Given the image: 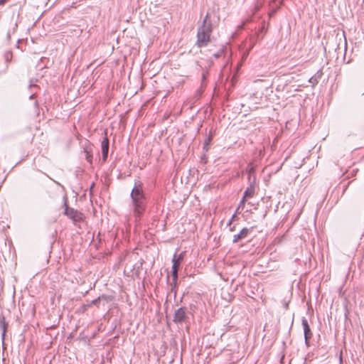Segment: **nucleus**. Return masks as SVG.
Here are the masks:
<instances>
[{
  "label": "nucleus",
  "instance_id": "cd10ccee",
  "mask_svg": "<svg viewBox=\"0 0 364 364\" xmlns=\"http://www.w3.org/2000/svg\"><path fill=\"white\" fill-rule=\"evenodd\" d=\"M9 53H8V54H6V60H9Z\"/></svg>",
  "mask_w": 364,
  "mask_h": 364
},
{
  "label": "nucleus",
  "instance_id": "dca6fc26",
  "mask_svg": "<svg viewBox=\"0 0 364 364\" xmlns=\"http://www.w3.org/2000/svg\"><path fill=\"white\" fill-rule=\"evenodd\" d=\"M309 82L311 83L313 85H316L318 83V80L316 76L311 77L309 79Z\"/></svg>",
  "mask_w": 364,
  "mask_h": 364
},
{
  "label": "nucleus",
  "instance_id": "f257e3e1",
  "mask_svg": "<svg viewBox=\"0 0 364 364\" xmlns=\"http://www.w3.org/2000/svg\"><path fill=\"white\" fill-rule=\"evenodd\" d=\"M130 196L134 206V213L136 217L140 218L146 209V197L142 189L141 182L135 183Z\"/></svg>",
  "mask_w": 364,
  "mask_h": 364
},
{
  "label": "nucleus",
  "instance_id": "39448f33",
  "mask_svg": "<svg viewBox=\"0 0 364 364\" xmlns=\"http://www.w3.org/2000/svg\"><path fill=\"white\" fill-rule=\"evenodd\" d=\"M301 323L304 328V339H305V343L307 346H309V341L311 338L313 333L311 331L310 326L308 323V321L305 317L302 318Z\"/></svg>",
  "mask_w": 364,
  "mask_h": 364
},
{
  "label": "nucleus",
  "instance_id": "6e6552de",
  "mask_svg": "<svg viewBox=\"0 0 364 364\" xmlns=\"http://www.w3.org/2000/svg\"><path fill=\"white\" fill-rule=\"evenodd\" d=\"M250 230H251V229H249L247 228H242L239 233L233 235L232 242L233 243L238 242L240 240H243L245 237H247L248 234L250 233Z\"/></svg>",
  "mask_w": 364,
  "mask_h": 364
},
{
  "label": "nucleus",
  "instance_id": "f3484780",
  "mask_svg": "<svg viewBox=\"0 0 364 364\" xmlns=\"http://www.w3.org/2000/svg\"><path fill=\"white\" fill-rule=\"evenodd\" d=\"M358 171V170L357 168H354V169H353L351 171H349L348 172V176L349 177L350 176H355Z\"/></svg>",
  "mask_w": 364,
  "mask_h": 364
},
{
  "label": "nucleus",
  "instance_id": "6ab92c4d",
  "mask_svg": "<svg viewBox=\"0 0 364 364\" xmlns=\"http://www.w3.org/2000/svg\"><path fill=\"white\" fill-rule=\"evenodd\" d=\"M236 218H237V212L232 215L231 219L229 220V222L228 223V225L230 226L232 221L235 220Z\"/></svg>",
  "mask_w": 364,
  "mask_h": 364
},
{
  "label": "nucleus",
  "instance_id": "4468645a",
  "mask_svg": "<svg viewBox=\"0 0 364 364\" xmlns=\"http://www.w3.org/2000/svg\"><path fill=\"white\" fill-rule=\"evenodd\" d=\"M85 153H86V160L90 162V163H92V154L87 150V149H85Z\"/></svg>",
  "mask_w": 364,
  "mask_h": 364
},
{
  "label": "nucleus",
  "instance_id": "4be33fe9",
  "mask_svg": "<svg viewBox=\"0 0 364 364\" xmlns=\"http://www.w3.org/2000/svg\"><path fill=\"white\" fill-rule=\"evenodd\" d=\"M81 308H82V311H85L89 308V306H86V304H85L82 306Z\"/></svg>",
  "mask_w": 364,
  "mask_h": 364
},
{
  "label": "nucleus",
  "instance_id": "7ed1b4c3",
  "mask_svg": "<svg viewBox=\"0 0 364 364\" xmlns=\"http://www.w3.org/2000/svg\"><path fill=\"white\" fill-rule=\"evenodd\" d=\"M187 318L186 308L181 307L175 311L173 321L176 323H182L185 322Z\"/></svg>",
  "mask_w": 364,
  "mask_h": 364
},
{
  "label": "nucleus",
  "instance_id": "a878e982",
  "mask_svg": "<svg viewBox=\"0 0 364 364\" xmlns=\"http://www.w3.org/2000/svg\"><path fill=\"white\" fill-rule=\"evenodd\" d=\"M259 6H258V5H257V6H255V10H259Z\"/></svg>",
  "mask_w": 364,
  "mask_h": 364
},
{
  "label": "nucleus",
  "instance_id": "9d476101",
  "mask_svg": "<svg viewBox=\"0 0 364 364\" xmlns=\"http://www.w3.org/2000/svg\"><path fill=\"white\" fill-rule=\"evenodd\" d=\"M0 328L2 331L1 333V339L4 341L5 339L6 332L7 329V323L5 321V317L4 316H0Z\"/></svg>",
  "mask_w": 364,
  "mask_h": 364
},
{
  "label": "nucleus",
  "instance_id": "ddd939ff",
  "mask_svg": "<svg viewBox=\"0 0 364 364\" xmlns=\"http://www.w3.org/2000/svg\"><path fill=\"white\" fill-rule=\"evenodd\" d=\"M212 139H213V136H212V134L210 133V134H208V136H206V138H205V140H204V143H203V149H204L205 150H206V151H207V150L209 149V146H210V142H211Z\"/></svg>",
  "mask_w": 364,
  "mask_h": 364
},
{
  "label": "nucleus",
  "instance_id": "0eeeda50",
  "mask_svg": "<svg viewBox=\"0 0 364 364\" xmlns=\"http://www.w3.org/2000/svg\"><path fill=\"white\" fill-rule=\"evenodd\" d=\"M109 147V141L108 138L107 136H105L101 143L103 161H105L107 159Z\"/></svg>",
  "mask_w": 364,
  "mask_h": 364
},
{
  "label": "nucleus",
  "instance_id": "412c9836",
  "mask_svg": "<svg viewBox=\"0 0 364 364\" xmlns=\"http://www.w3.org/2000/svg\"><path fill=\"white\" fill-rule=\"evenodd\" d=\"M208 74V72L207 70L205 72L203 73V74H202V82H203L205 80Z\"/></svg>",
  "mask_w": 364,
  "mask_h": 364
},
{
  "label": "nucleus",
  "instance_id": "393cba45",
  "mask_svg": "<svg viewBox=\"0 0 364 364\" xmlns=\"http://www.w3.org/2000/svg\"><path fill=\"white\" fill-rule=\"evenodd\" d=\"M317 74L318 75V77H321V76L322 73H321V71H318V72L317 73Z\"/></svg>",
  "mask_w": 364,
  "mask_h": 364
},
{
  "label": "nucleus",
  "instance_id": "1a4fd4ad",
  "mask_svg": "<svg viewBox=\"0 0 364 364\" xmlns=\"http://www.w3.org/2000/svg\"><path fill=\"white\" fill-rule=\"evenodd\" d=\"M103 299L107 301V296L103 295L102 296H99L98 298H97L91 301H87L86 304V306H89V308H90L92 306L95 305L97 308H100V305H101L102 300H103Z\"/></svg>",
  "mask_w": 364,
  "mask_h": 364
},
{
  "label": "nucleus",
  "instance_id": "5701e85b",
  "mask_svg": "<svg viewBox=\"0 0 364 364\" xmlns=\"http://www.w3.org/2000/svg\"><path fill=\"white\" fill-rule=\"evenodd\" d=\"M235 225H233L232 227L230 226V232H233V231H235Z\"/></svg>",
  "mask_w": 364,
  "mask_h": 364
},
{
  "label": "nucleus",
  "instance_id": "a211bd4d",
  "mask_svg": "<svg viewBox=\"0 0 364 364\" xmlns=\"http://www.w3.org/2000/svg\"><path fill=\"white\" fill-rule=\"evenodd\" d=\"M223 50H220L216 53L213 54V56L215 58H220L223 55Z\"/></svg>",
  "mask_w": 364,
  "mask_h": 364
},
{
  "label": "nucleus",
  "instance_id": "f8f14e48",
  "mask_svg": "<svg viewBox=\"0 0 364 364\" xmlns=\"http://www.w3.org/2000/svg\"><path fill=\"white\" fill-rule=\"evenodd\" d=\"M255 193V188L253 186L250 185L246 191L244 192V198H251L253 196Z\"/></svg>",
  "mask_w": 364,
  "mask_h": 364
},
{
  "label": "nucleus",
  "instance_id": "c85d7f7f",
  "mask_svg": "<svg viewBox=\"0 0 364 364\" xmlns=\"http://www.w3.org/2000/svg\"><path fill=\"white\" fill-rule=\"evenodd\" d=\"M340 364H342V357L340 358Z\"/></svg>",
  "mask_w": 364,
  "mask_h": 364
},
{
  "label": "nucleus",
  "instance_id": "20e7f679",
  "mask_svg": "<svg viewBox=\"0 0 364 364\" xmlns=\"http://www.w3.org/2000/svg\"><path fill=\"white\" fill-rule=\"evenodd\" d=\"M65 215H66L69 218L75 222L80 221L82 219V214L81 213L74 208H69L66 203H65Z\"/></svg>",
  "mask_w": 364,
  "mask_h": 364
},
{
  "label": "nucleus",
  "instance_id": "f03ea898",
  "mask_svg": "<svg viewBox=\"0 0 364 364\" xmlns=\"http://www.w3.org/2000/svg\"><path fill=\"white\" fill-rule=\"evenodd\" d=\"M212 31L213 26L208 14L204 18L202 25L198 28L196 41L198 47L202 48L208 45Z\"/></svg>",
  "mask_w": 364,
  "mask_h": 364
},
{
  "label": "nucleus",
  "instance_id": "2eb2a0df",
  "mask_svg": "<svg viewBox=\"0 0 364 364\" xmlns=\"http://www.w3.org/2000/svg\"><path fill=\"white\" fill-rule=\"evenodd\" d=\"M246 199L247 198H244V196L242 197V200H240V204L237 207V211L240 208H243L244 205H245V203L246 201Z\"/></svg>",
  "mask_w": 364,
  "mask_h": 364
},
{
  "label": "nucleus",
  "instance_id": "bb28decb",
  "mask_svg": "<svg viewBox=\"0 0 364 364\" xmlns=\"http://www.w3.org/2000/svg\"><path fill=\"white\" fill-rule=\"evenodd\" d=\"M33 97H34V95L33 94L30 96V99H33Z\"/></svg>",
  "mask_w": 364,
  "mask_h": 364
},
{
  "label": "nucleus",
  "instance_id": "aec40b11",
  "mask_svg": "<svg viewBox=\"0 0 364 364\" xmlns=\"http://www.w3.org/2000/svg\"><path fill=\"white\" fill-rule=\"evenodd\" d=\"M248 175H249V179H250L252 173L254 172L255 168L253 167L249 168Z\"/></svg>",
  "mask_w": 364,
  "mask_h": 364
},
{
  "label": "nucleus",
  "instance_id": "b1692460",
  "mask_svg": "<svg viewBox=\"0 0 364 364\" xmlns=\"http://www.w3.org/2000/svg\"><path fill=\"white\" fill-rule=\"evenodd\" d=\"M8 0H0V5H4Z\"/></svg>",
  "mask_w": 364,
  "mask_h": 364
},
{
  "label": "nucleus",
  "instance_id": "423d86ee",
  "mask_svg": "<svg viewBox=\"0 0 364 364\" xmlns=\"http://www.w3.org/2000/svg\"><path fill=\"white\" fill-rule=\"evenodd\" d=\"M183 259V252H181L180 255H176V254L173 255V257L172 259V269H171V274H174V277L176 276V272H178L180 265L181 262Z\"/></svg>",
  "mask_w": 364,
  "mask_h": 364
},
{
  "label": "nucleus",
  "instance_id": "9b49d317",
  "mask_svg": "<svg viewBox=\"0 0 364 364\" xmlns=\"http://www.w3.org/2000/svg\"><path fill=\"white\" fill-rule=\"evenodd\" d=\"M172 281L169 283L170 289L171 291H174L176 293V288L177 286L178 281V272H176V276L174 277V274H171Z\"/></svg>",
  "mask_w": 364,
  "mask_h": 364
}]
</instances>
